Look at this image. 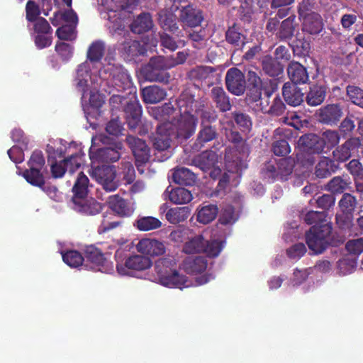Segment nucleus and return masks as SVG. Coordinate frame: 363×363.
<instances>
[{
    "label": "nucleus",
    "mask_w": 363,
    "mask_h": 363,
    "mask_svg": "<svg viewBox=\"0 0 363 363\" xmlns=\"http://www.w3.org/2000/svg\"><path fill=\"white\" fill-rule=\"evenodd\" d=\"M226 137L228 141L234 145L239 153L244 155L249 152V147L246 143V140L243 139L239 132L230 130V132L226 134Z\"/></svg>",
    "instance_id": "nucleus-47"
},
{
    "label": "nucleus",
    "mask_w": 363,
    "mask_h": 363,
    "mask_svg": "<svg viewBox=\"0 0 363 363\" xmlns=\"http://www.w3.org/2000/svg\"><path fill=\"white\" fill-rule=\"evenodd\" d=\"M107 203L113 212L122 218L130 217L135 211L133 203L118 194L110 196Z\"/></svg>",
    "instance_id": "nucleus-15"
},
{
    "label": "nucleus",
    "mask_w": 363,
    "mask_h": 363,
    "mask_svg": "<svg viewBox=\"0 0 363 363\" xmlns=\"http://www.w3.org/2000/svg\"><path fill=\"white\" fill-rule=\"evenodd\" d=\"M218 213L216 204L203 203L197 208L196 220L200 223L208 224L216 219Z\"/></svg>",
    "instance_id": "nucleus-31"
},
{
    "label": "nucleus",
    "mask_w": 363,
    "mask_h": 363,
    "mask_svg": "<svg viewBox=\"0 0 363 363\" xmlns=\"http://www.w3.org/2000/svg\"><path fill=\"white\" fill-rule=\"evenodd\" d=\"M186 100L191 101L192 104H200L201 107H191L193 109V114L197 116H199L201 118V124L200 125H212L211 123L215 122L218 118V115L216 111L212 109H206L205 108V102L202 100H196L194 96L189 94H184Z\"/></svg>",
    "instance_id": "nucleus-14"
},
{
    "label": "nucleus",
    "mask_w": 363,
    "mask_h": 363,
    "mask_svg": "<svg viewBox=\"0 0 363 363\" xmlns=\"http://www.w3.org/2000/svg\"><path fill=\"white\" fill-rule=\"evenodd\" d=\"M176 104L180 113L179 118L176 123H172V134L174 138L187 140L195 133L198 123L197 116L193 114L191 107H201L200 104L194 105L192 102L187 101L184 94H181L176 100Z\"/></svg>",
    "instance_id": "nucleus-1"
},
{
    "label": "nucleus",
    "mask_w": 363,
    "mask_h": 363,
    "mask_svg": "<svg viewBox=\"0 0 363 363\" xmlns=\"http://www.w3.org/2000/svg\"><path fill=\"white\" fill-rule=\"evenodd\" d=\"M218 136V133L215 125H200V130L193 148L196 150H200L205 144L216 140Z\"/></svg>",
    "instance_id": "nucleus-25"
},
{
    "label": "nucleus",
    "mask_w": 363,
    "mask_h": 363,
    "mask_svg": "<svg viewBox=\"0 0 363 363\" xmlns=\"http://www.w3.org/2000/svg\"><path fill=\"white\" fill-rule=\"evenodd\" d=\"M173 181L180 185L191 186L196 179V174L186 167L177 168L172 174Z\"/></svg>",
    "instance_id": "nucleus-40"
},
{
    "label": "nucleus",
    "mask_w": 363,
    "mask_h": 363,
    "mask_svg": "<svg viewBox=\"0 0 363 363\" xmlns=\"http://www.w3.org/2000/svg\"><path fill=\"white\" fill-rule=\"evenodd\" d=\"M179 21L183 27L195 28L201 26L203 21V11L196 6L188 4L182 6L179 16Z\"/></svg>",
    "instance_id": "nucleus-11"
},
{
    "label": "nucleus",
    "mask_w": 363,
    "mask_h": 363,
    "mask_svg": "<svg viewBox=\"0 0 363 363\" xmlns=\"http://www.w3.org/2000/svg\"><path fill=\"white\" fill-rule=\"evenodd\" d=\"M327 213L325 211H308L303 218L305 223L308 225H319L323 223H329L326 220Z\"/></svg>",
    "instance_id": "nucleus-56"
},
{
    "label": "nucleus",
    "mask_w": 363,
    "mask_h": 363,
    "mask_svg": "<svg viewBox=\"0 0 363 363\" xmlns=\"http://www.w3.org/2000/svg\"><path fill=\"white\" fill-rule=\"evenodd\" d=\"M121 170L123 179L128 184H132L135 179V172L132 162L122 160L121 162Z\"/></svg>",
    "instance_id": "nucleus-62"
},
{
    "label": "nucleus",
    "mask_w": 363,
    "mask_h": 363,
    "mask_svg": "<svg viewBox=\"0 0 363 363\" xmlns=\"http://www.w3.org/2000/svg\"><path fill=\"white\" fill-rule=\"evenodd\" d=\"M72 202L73 209L84 216H95L103 209L101 203L94 199L85 197Z\"/></svg>",
    "instance_id": "nucleus-19"
},
{
    "label": "nucleus",
    "mask_w": 363,
    "mask_h": 363,
    "mask_svg": "<svg viewBox=\"0 0 363 363\" xmlns=\"http://www.w3.org/2000/svg\"><path fill=\"white\" fill-rule=\"evenodd\" d=\"M270 88H267L264 86H246V100L249 103L257 102L262 99L263 91L264 96L269 99L277 88V84L276 82L270 81Z\"/></svg>",
    "instance_id": "nucleus-23"
},
{
    "label": "nucleus",
    "mask_w": 363,
    "mask_h": 363,
    "mask_svg": "<svg viewBox=\"0 0 363 363\" xmlns=\"http://www.w3.org/2000/svg\"><path fill=\"white\" fill-rule=\"evenodd\" d=\"M167 96L164 89L157 85L145 87L142 90L143 101L146 104H157L164 100Z\"/></svg>",
    "instance_id": "nucleus-32"
},
{
    "label": "nucleus",
    "mask_w": 363,
    "mask_h": 363,
    "mask_svg": "<svg viewBox=\"0 0 363 363\" xmlns=\"http://www.w3.org/2000/svg\"><path fill=\"white\" fill-rule=\"evenodd\" d=\"M191 214L189 206L174 207L169 208L165 215L167 221L171 224H178L185 221Z\"/></svg>",
    "instance_id": "nucleus-37"
},
{
    "label": "nucleus",
    "mask_w": 363,
    "mask_h": 363,
    "mask_svg": "<svg viewBox=\"0 0 363 363\" xmlns=\"http://www.w3.org/2000/svg\"><path fill=\"white\" fill-rule=\"evenodd\" d=\"M333 225L331 223L313 225L306 233V242L315 255L323 253L331 244Z\"/></svg>",
    "instance_id": "nucleus-3"
},
{
    "label": "nucleus",
    "mask_w": 363,
    "mask_h": 363,
    "mask_svg": "<svg viewBox=\"0 0 363 363\" xmlns=\"http://www.w3.org/2000/svg\"><path fill=\"white\" fill-rule=\"evenodd\" d=\"M106 130L109 135L113 136L123 134L124 130L123 123L121 121L118 116H112L111 119L106 124Z\"/></svg>",
    "instance_id": "nucleus-61"
},
{
    "label": "nucleus",
    "mask_w": 363,
    "mask_h": 363,
    "mask_svg": "<svg viewBox=\"0 0 363 363\" xmlns=\"http://www.w3.org/2000/svg\"><path fill=\"white\" fill-rule=\"evenodd\" d=\"M172 127V122H164L157 125L156 133L152 137V145L156 150L162 152L170 147L171 142L174 138Z\"/></svg>",
    "instance_id": "nucleus-9"
},
{
    "label": "nucleus",
    "mask_w": 363,
    "mask_h": 363,
    "mask_svg": "<svg viewBox=\"0 0 363 363\" xmlns=\"http://www.w3.org/2000/svg\"><path fill=\"white\" fill-rule=\"evenodd\" d=\"M127 251L118 249L115 252L116 269L121 275L130 274V271H144L152 266V261L147 257L135 255L126 257Z\"/></svg>",
    "instance_id": "nucleus-4"
},
{
    "label": "nucleus",
    "mask_w": 363,
    "mask_h": 363,
    "mask_svg": "<svg viewBox=\"0 0 363 363\" xmlns=\"http://www.w3.org/2000/svg\"><path fill=\"white\" fill-rule=\"evenodd\" d=\"M261 66L264 73L270 77L277 78L284 73V65L271 55L263 57Z\"/></svg>",
    "instance_id": "nucleus-28"
},
{
    "label": "nucleus",
    "mask_w": 363,
    "mask_h": 363,
    "mask_svg": "<svg viewBox=\"0 0 363 363\" xmlns=\"http://www.w3.org/2000/svg\"><path fill=\"white\" fill-rule=\"evenodd\" d=\"M300 150L320 155L324 150V143L321 137L316 134L308 133L301 136L298 141Z\"/></svg>",
    "instance_id": "nucleus-17"
},
{
    "label": "nucleus",
    "mask_w": 363,
    "mask_h": 363,
    "mask_svg": "<svg viewBox=\"0 0 363 363\" xmlns=\"http://www.w3.org/2000/svg\"><path fill=\"white\" fill-rule=\"evenodd\" d=\"M77 26L64 24L56 30L57 37L62 40L74 41L77 38Z\"/></svg>",
    "instance_id": "nucleus-52"
},
{
    "label": "nucleus",
    "mask_w": 363,
    "mask_h": 363,
    "mask_svg": "<svg viewBox=\"0 0 363 363\" xmlns=\"http://www.w3.org/2000/svg\"><path fill=\"white\" fill-rule=\"evenodd\" d=\"M123 112L128 127L135 129L139 125L142 116V107L135 96L130 95Z\"/></svg>",
    "instance_id": "nucleus-13"
},
{
    "label": "nucleus",
    "mask_w": 363,
    "mask_h": 363,
    "mask_svg": "<svg viewBox=\"0 0 363 363\" xmlns=\"http://www.w3.org/2000/svg\"><path fill=\"white\" fill-rule=\"evenodd\" d=\"M353 220L354 214L340 212L335 216V221L337 227L345 234L349 236L358 235L357 229Z\"/></svg>",
    "instance_id": "nucleus-29"
},
{
    "label": "nucleus",
    "mask_w": 363,
    "mask_h": 363,
    "mask_svg": "<svg viewBox=\"0 0 363 363\" xmlns=\"http://www.w3.org/2000/svg\"><path fill=\"white\" fill-rule=\"evenodd\" d=\"M327 94V88L323 85L313 84L309 87V91L306 96V101L311 106L320 105L325 100Z\"/></svg>",
    "instance_id": "nucleus-33"
},
{
    "label": "nucleus",
    "mask_w": 363,
    "mask_h": 363,
    "mask_svg": "<svg viewBox=\"0 0 363 363\" xmlns=\"http://www.w3.org/2000/svg\"><path fill=\"white\" fill-rule=\"evenodd\" d=\"M153 21L149 13H140L130 24V30L137 34L144 33L152 29Z\"/></svg>",
    "instance_id": "nucleus-35"
},
{
    "label": "nucleus",
    "mask_w": 363,
    "mask_h": 363,
    "mask_svg": "<svg viewBox=\"0 0 363 363\" xmlns=\"http://www.w3.org/2000/svg\"><path fill=\"white\" fill-rule=\"evenodd\" d=\"M277 171L281 179H286L294 167V160L291 157L281 158L277 162Z\"/></svg>",
    "instance_id": "nucleus-54"
},
{
    "label": "nucleus",
    "mask_w": 363,
    "mask_h": 363,
    "mask_svg": "<svg viewBox=\"0 0 363 363\" xmlns=\"http://www.w3.org/2000/svg\"><path fill=\"white\" fill-rule=\"evenodd\" d=\"M282 95L285 101L292 106H299L303 101L304 94L301 89L297 85L291 84L290 82L284 84Z\"/></svg>",
    "instance_id": "nucleus-22"
},
{
    "label": "nucleus",
    "mask_w": 363,
    "mask_h": 363,
    "mask_svg": "<svg viewBox=\"0 0 363 363\" xmlns=\"http://www.w3.org/2000/svg\"><path fill=\"white\" fill-rule=\"evenodd\" d=\"M175 108L172 102L165 103L161 106L156 107L152 110L153 117L160 121L169 122V117L175 112Z\"/></svg>",
    "instance_id": "nucleus-45"
},
{
    "label": "nucleus",
    "mask_w": 363,
    "mask_h": 363,
    "mask_svg": "<svg viewBox=\"0 0 363 363\" xmlns=\"http://www.w3.org/2000/svg\"><path fill=\"white\" fill-rule=\"evenodd\" d=\"M218 160L217 154L212 150L203 152L194 162L203 171L206 172L214 167Z\"/></svg>",
    "instance_id": "nucleus-42"
},
{
    "label": "nucleus",
    "mask_w": 363,
    "mask_h": 363,
    "mask_svg": "<svg viewBox=\"0 0 363 363\" xmlns=\"http://www.w3.org/2000/svg\"><path fill=\"white\" fill-rule=\"evenodd\" d=\"M27 165L28 169L21 174L26 181L33 186H41L45 184L43 169L45 160L43 152L39 150H34L27 162Z\"/></svg>",
    "instance_id": "nucleus-5"
},
{
    "label": "nucleus",
    "mask_w": 363,
    "mask_h": 363,
    "mask_svg": "<svg viewBox=\"0 0 363 363\" xmlns=\"http://www.w3.org/2000/svg\"><path fill=\"white\" fill-rule=\"evenodd\" d=\"M62 260L70 267L76 268L81 266L84 261L82 255L77 250H70L62 252Z\"/></svg>",
    "instance_id": "nucleus-50"
},
{
    "label": "nucleus",
    "mask_w": 363,
    "mask_h": 363,
    "mask_svg": "<svg viewBox=\"0 0 363 363\" xmlns=\"http://www.w3.org/2000/svg\"><path fill=\"white\" fill-rule=\"evenodd\" d=\"M84 259L90 262V267L94 270L101 271L106 262V259L101 250L94 245L87 246L84 250Z\"/></svg>",
    "instance_id": "nucleus-27"
},
{
    "label": "nucleus",
    "mask_w": 363,
    "mask_h": 363,
    "mask_svg": "<svg viewBox=\"0 0 363 363\" xmlns=\"http://www.w3.org/2000/svg\"><path fill=\"white\" fill-rule=\"evenodd\" d=\"M303 18L302 30L303 32L311 35H316L323 30L322 18L319 14L311 12Z\"/></svg>",
    "instance_id": "nucleus-30"
},
{
    "label": "nucleus",
    "mask_w": 363,
    "mask_h": 363,
    "mask_svg": "<svg viewBox=\"0 0 363 363\" xmlns=\"http://www.w3.org/2000/svg\"><path fill=\"white\" fill-rule=\"evenodd\" d=\"M358 204L357 198L350 193H344L338 202L340 212L354 214Z\"/></svg>",
    "instance_id": "nucleus-46"
},
{
    "label": "nucleus",
    "mask_w": 363,
    "mask_h": 363,
    "mask_svg": "<svg viewBox=\"0 0 363 363\" xmlns=\"http://www.w3.org/2000/svg\"><path fill=\"white\" fill-rule=\"evenodd\" d=\"M277 170V164H273L272 162H268L262 168L261 174L264 179L267 180L269 182H273L276 179L279 178Z\"/></svg>",
    "instance_id": "nucleus-64"
},
{
    "label": "nucleus",
    "mask_w": 363,
    "mask_h": 363,
    "mask_svg": "<svg viewBox=\"0 0 363 363\" xmlns=\"http://www.w3.org/2000/svg\"><path fill=\"white\" fill-rule=\"evenodd\" d=\"M158 23L164 31L174 33L179 29L176 16L167 10L158 13Z\"/></svg>",
    "instance_id": "nucleus-38"
},
{
    "label": "nucleus",
    "mask_w": 363,
    "mask_h": 363,
    "mask_svg": "<svg viewBox=\"0 0 363 363\" xmlns=\"http://www.w3.org/2000/svg\"><path fill=\"white\" fill-rule=\"evenodd\" d=\"M210 96L219 111L225 113L231 109L230 99L222 86H213L211 89Z\"/></svg>",
    "instance_id": "nucleus-21"
},
{
    "label": "nucleus",
    "mask_w": 363,
    "mask_h": 363,
    "mask_svg": "<svg viewBox=\"0 0 363 363\" xmlns=\"http://www.w3.org/2000/svg\"><path fill=\"white\" fill-rule=\"evenodd\" d=\"M89 180L88 177L82 172L79 174L77 180L72 187L73 197L72 201H78L80 199L85 198L88 194Z\"/></svg>",
    "instance_id": "nucleus-36"
},
{
    "label": "nucleus",
    "mask_w": 363,
    "mask_h": 363,
    "mask_svg": "<svg viewBox=\"0 0 363 363\" xmlns=\"http://www.w3.org/2000/svg\"><path fill=\"white\" fill-rule=\"evenodd\" d=\"M143 73L145 78L150 82H167L169 78L167 72L160 71L147 65L143 69Z\"/></svg>",
    "instance_id": "nucleus-48"
},
{
    "label": "nucleus",
    "mask_w": 363,
    "mask_h": 363,
    "mask_svg": "<svg viewBox=\"0 0 363 363\" xmlns=\"http://www.w3.org/2000/svg\"><path fill=\"white\" fill-rule=\"evenodd\" d=\"M137 250L150 256H159L165 252V246L162 242L155 239L143 238L136 245Z\"/></svg>",
    "instance_id": "nucleus-20"
},
{
    "label": "nucleus",
    "mask_w": 363,
    "mask_h": 363,
    "mask_svg": "<svg viewBox=\"0 0 363 363\" xmlns=\"http://www.w3.org/2000/svg\"><path fill=\"white\" fill-rule=\"evenodd\" d=\"M91 176L106 191H114L119 186L116 179V171L114 166H97L93 168Z\"/></svg>",
    "instance_id": "nucleus-7"
},
{
    "label": "nucleus",
    "mask_w": 363,
    "mask_h": 363,
    "mask_svg": "<svg viewBox=\"0 0 363 363\" xmlns=\"http://www.w3.org/2000/svg\"><path fill=\"white\" fill-rule=\"evenodd\" d=\"M169 186L165 194H168L169 201L175 204H185L188 203L193 199L192 194L190 191L183 187L172 188L169 190Z\"/></svg>",
    "instance_id": "nucleus-34"
},
{
    "label": "nucleus",
    "mask_w": 363,
    "mask_h": 363,
    "mask_svg": "<svg viewBox=\"0 0 363 363\" xmlns=\"http://www.w3.org/2000/svg\"><path fill=\"white\" fill-rule=\"evenodd\" d=\"M343 116L340 104H330L322 106L318 112V119L322 124L336 125Z\"/></svg>",
    "instance_id": "nucleus-12"
},
{
    "label": "nucleus",
    "mask_w": 363,
    "mask_h": 363,
    "mask_svg": "<svg viewBox=\"0 0 363 363\" xmlns=\"http://www.w3.org/2000/svg\"><path fill=\"white\" fill-rule=\"evenodd\" d=\"M232 116L235 122L242 130H250L252 123L249 115L240 111H235L232 113Z\"/></svg>",
    "instance_id": "nucleus-63"
},
{
    "label": "nucleus",
    "mask_w": 363,
    "mask_h": 363,
    "mask_svg": "<svg viewBox=\"0 0 363 363\" xmlns=\"http://www.w3.org/2000/svg\"><path fill=\"white\" fill-rule=\"evenodd\" d=\"M206 244V240L203 235H196L184 244L183 251L186 254L202 253L205 250Z\"/></svg>",
    "instance_id": "nucleus-43"
},
{
    "label": "nucleus",
    "mask_w": 363,
    "mask_h": 363,
    "mask_svg": "<svg viewBox=\"0 0 363 363\" xmlns=\"http://www.w3.org/2000/svg\"><path fill=\"white\" fill-rule=\"evenodd\" d=\"M84 154L78 152L64 160V163L71 174L77 170L84 162Z\"/></svg>",
    "instance_id": "nucleus-58"
},
{
    "label": "nucleus",
    "mask_w": 363,
    "mask_h": 363,
    "mask_svg": "<svg viewBox=\"0 0 363 363\" xmlns=\"http://www.w3.org/2000/svg\"><path fill=\"white\" fill-rule=\"evenodd\" d=\"M105 50V43L100 40H95L87 50L86 58L92 63L99 62L104 56Z\"/></svg>",
    "instance_id": "nucleus-41"
},
{
    "label": "nucleus",
    "mask_w": 363,
    "mask_h": 363,
    "mask_svg": "<svg viewBox=\"0 0 363 363\" xmlns=\"http://www.w3.org/2000/svg\"><path fill=\"white\" fill-rule=\"evenodd\" d=\"M225 82L227 89L233 95L239 96L246 91L245 77L237 67L230 68L227 71Z\"/></svg>",
    "instance_id": "nucleus-10"
},
{
    "label": "nucleus",
    "mask_w": 363,
    "mask_h": 363,
    "mask_svg": "<svg viewBox=\"0 0 363 363\" xmlns=\"http://www.w3.org/2000/svg\"><path fill=\"white\" fill-rule=\"evenodd\" d=\"M297 26L296 16L291 15L281 23L277 18H269L266 25V30L274 34L279 40L286 41L293 38Z\"/></svg>",
    "instance_id": "nucleus-6"
},
{
    "label": "nucleus",
    "mask_w": 363,
    "mask_h": 363,
    "mask_svg": "<svg viewBox=\"0 0 363 363\" xmlns=\"http://www.w3.org/2000/svg\"><path fill=\"white\" fill-rule=\"evenodd\" d=\"M155 271L158 282L166 287L182 289L187 287V278L177 269V262L173 257L160 258L155 262Z\"/></svg>",
    "instance_id": "nucleus-2"
},
{
    "label": "nucleus",
    "mask_w": 363,
    "mask_h": 363,
    "mask_svg": "<svg viewBox=\"0 0 363 363\" xmlns=\"http://www.w3.org/2000/svg\"><path fill=\"white\" fill-rule=\"evenodd\" d=\"M294 54L298 57H306L311 50L310 42L305 37H296L291 45Z\"/></svg>",
    "instance_id": "nucleus-51"
},
{
    "label": "nucleus",
    "mask_w": 363,
    "mask_h": 363,
    "mask_svg": "<svg viewBox=\"0 0 363 363\" xmlns=\"http://www.w3.org/2000/svg\"><path fill=\"white\" fill-rule=\"evenodd\" d=\"M286 72L291 84L301 85L305 84L309 81V75L306 67L298 62L291 61L287 66Z\"/></svg>",
    "instance_id": "nucleus-18"
},
{
    "label": "nucleus",
    "mask_w": 363,
    "mask_h": 363,
    "mask_svg": "<svg viewBox=\"0 0 363 363\" xmlns=\"http://www.w3.org/2000/svg\"><path fill=\"white\" fill-rule=\"evenodd\" d=\"M147 50L144 45L138 40H129L122 44L121 53L127 60H134L135 57L145 54Z\"/></svg>",
    "instance_id": "nucleus-26"
},
{
    "label": "nucleus",
    "mask_w": 363,
    "mask_h": 363,
    "mask_svg": "<svg viewBox=\"0 0 363 363\" xmlns=\"http://www.w3.org/2000/svg\"><path fill=\"white\" fill-rule=\"evenodd\" d=\"M134 225L140 231H149L160 228L162 222L152 216H143L137 219Z\"/></svg>",
    "instance_id": "nucleus-44"
},
{
    "label": "nucleus",
    "mask_w": 363,
    "mask_h": 363,
    "mask_svg": "<svg viewBox=\"0 0 363 363\" xmlns=\"http://www.w3.org/2000/svg\"><path fill=\"white\" fill-rule=\"evenodd\" d=\"M121 145H116L114 147H104L98 149L96 152L90 150L89 157L93 162H114L118 161L121 157L119 150Z\"/></svg>",
    "instance_id": "nucleus-16"
},
{
    "label": "nucleus",
    "mask_w": 363,
    "mask_h": 363,
    "mask_svg": "<svg viewBox=\"0 0 363 363\" xmlns=\"http://www.w3.org/2000/svg\"><path fill=\"white\" fill-rule=\"evenodd\" d=\"M338 168L339 165L334 160L323 156L315 167L314 174L319 179L327 178L335 173Z\"/></svg>",
    "instance_id": "nucleus-24"
},
{
    "label": "nucleus",
    "mask_w": 363,
    "mask_h": 363,
    "mask_svg": "<svg viewBox=\"0 0 363 363\" xmlns=\"http://www.w3.org/2000/svg\"><path fill=\"white\" fill-rule=\"evenodd\" d=\"M349 182L347 180L342 179L341 177L337 176L333 177L328 183V189L334 194H341L347 189Z\"/></svg>",
    "instance_id": "nucleus-60"
},
{
    "label": "nucleus",
    "mask_w": 363,
    "mask_h": 363,
    "mask_svg": "<svg viewBox=\"0 0 363 363\" xmlns=\"http://www.w3.org/2000/svg\"><path fill=\"white\" fill-rule=\"evenodd\" d=\"M316 155L317 154L300 150V152L296 155L297 162L303 168H311L314 165L316 161Z\"/></svg>",
    "instance_id": "nucleus-59"
},
{
    "label": "nucleus",
    "mask_w": 363,
    "mask_h": 363,
    "mask_svg": "<svg viewBox=\"0 0 363 363\" xmlns=\"http://www.w3.org/2000/svg\"><path fill=\"white\" fill-rule=\"evenodd\" d=\"M129 96H121L118 94H113L109 99V104L112 111V116L116 115L118 111H123L124 106L130 100Z\"/></svg>",
    "instance_id": "nucleus-57"
},
{
    "label": "nucleus",
    "mask_w": 363,
    "mask_h": 363,
    "mask_svg": "<svg viewBox=\"0 0 363 363\" xmlns=\"http://www.w3.org/2000/svg\"><path fill=\"white\" fill-rule=\"evenodd\" d=\"M245 39V35L241 33L240 27L236 24L230 26L225 32L226 41L234 46L244 44Z\"/></svg>",
    "instance_id": "nucleus-49"
},
{
    "label": "nucleus",
    "mask_w": 363,
    "mask_h": 363,
    "mask_svg": "<svg viewBox=\"0 0 363 363\" xmlns=\"http://www.w3.org/2000/svg\"><path fill=\"white\" fill-rule=\"evenodd\" d=\"M113 80L114 85L118 86V89H125L130 84V79L128 72L122 68L116 69L113 71Z\"/></svg>",
    "instance_id": "nucleus-55"
},
{
    "label": "nucleus",
    "mask_w": 363,
    "mask_h": 363,
    "mask_svg": "<svg viewBox=\"0 0 363 363\" xmlns=\"http://www.w3.org/2000/svg\"><path fill=\"white\" fill-rule=\"evenodd\" d=\"M346 95L351 103L363 108V89L349 84L346 86Z\"/></svg>",
    "instance_id": "nucleus-53"
},
{
    "label": "nucleus",
    "mask_w": 363,
    "mask_h": 363,
    "mask_svg": "<svg viewBox=\"0 0 363 363\" xmlns=\"http://www.w3.org/2000/svg\"><path fill=\"white\" fill-rule=\"evenodd\" d=\"M125 142L131 149L135 159V165L140 170V166L148 162L150 150L145 140L133 135H128Z\"/></svg>",
    "instance_id": "nucleus-8"
},
{
    "label": "nucleus",
    "mask_w": 363,
    "mask_h": 363,
    "mask_svg": "<svg viewBox=\"0 0 363 363\" xmlns=\"http://www.w3.org/2000/svg\"><path fill=\"white\" fill-rule=\"evenodd\" d=\"M207 260L203 257L188 258L184 262V267L188 274H196L203 272L207 268Z\"/></svg>",
    "instance_id": "nucleus-39"
}]
</instances>
